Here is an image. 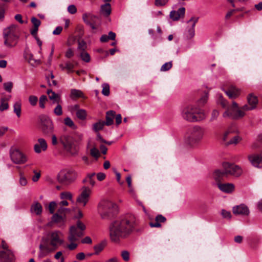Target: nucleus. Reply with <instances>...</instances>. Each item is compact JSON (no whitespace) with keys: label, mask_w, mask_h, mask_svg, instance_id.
I'll list each match as a JSON object with an SVG mask.
<instances>
[{"label":"nucleus","mask_w":262,"mask_h":262,"mask_svg":"<svg viewBox=\"0 0 262 262\" xmlns=\"http://www.w3.org/2000/svg\"><path fill=\"white\" fill-rule=\"evenodd\" d=\"M136 226V219L133 215L112 222L109 226V234L111 241L118 244L121 240L128 238Z\"/></svg>","instance_id":"obj_1"},{"label":"nucleus","mask_w":262,"mask_h":262,"mask_svg":"<svg viewBox=\"0 0 262 262\" xmlns=\"http://www.w3.org/2000/svg\"><path fill=\"white\" fill-rule=\"evenodd\" d=\"M62 234L60 231L54 230L43 235L39 246L38 257L43 258L49 253L55 251L63 243Z\"/></svg>","instance_id":"obj_2"},{"label":"nucleus","mask_w":262,"mask_h":262,"mask_svg":"<svg viewBox=\"0 0 262 262\" xmlns=\"http://www.w3.org/2000/svg\"><path fill=\"white\" fill-rule=\"evenodd\" d=\"M83 138V135L78 132L75 133L73 136L64 134L60 137L59 142L68 154L75 156L79 151V145Z\"/></svg>","instance_id":"obj_3"},{"label":"nucleus","mask_w":262,"mask_h":262,"mask_svg":"<svg viewBox=\"0 0 262 262\" xmlns=\"http://www.w3.org/2000/svg\"><path fill=\"white\" fill-rule=\"evenodd\" d=\"M218 103L223 108L226 109L223 114L224 118L239 119L243 118L245 115V111L243 110V106L239 108L237 103L235 101H233L232 105H229L228 102L224 99L222 96H220L219 98Z\"/></svg>","instance_id":"obj_4"},{"label":"nucleus","mask_w":262,"mask_h":262,"mask_svg":"<svg viewBox=\"0 0 262 262\" xmlns=\"http://www.w3.org/2000/svg\"><path fill=\"white\" fill-rule=\"evenodd\" d=\"M205 134V130L202 127L195 125L189 128L184 138L186 145L190 148H195L201 143Z\"/></svg>","instance_id":"obj_5"},{"label":"nucleus","mask_w":262,"mask_h":262,"mask_svg":"<svg viewBox=\"0 0 262 262\" xmlns=\"http://www.w3.org/2000/svg\"><path fill=\"white\" fill-rule=\"evenodd\" d=\"M223 170H216L213 174L215 181L224 179L228 176L239 177L243 172L241 167L233 163L225 162L223 163Z\"/></svg>","instance_id":"obj_6"},{"label":"nucleus","mask_w":262,"mask_h":262,"mask_svg":"<svg viewBox=\"0 0 262 262\" xmlns=\"http://www.w3.org/2000/svg\"><path fill=\"white\" fill-rule=\"evenodd\" d=\"M181 114L184 120L190 122L200 121L205 118L203 111L194 105H188L184 107Z\"/></svg>","instance_id":"obj_7"},{"label":"nucleus","mask_w":262,"mask_h":262,"mask_svg":"<svg viewBox=\"0 0 262 262\" xmlns=\"http://www.w3.org/2000/svg\"><path fill=\"white\" fill-rule=\"evenodd\" d=\"M98 211L103 220H110L118 212V206L115 203L109 200H102L98 205Z\"/></svg>","instance_id":"obj_8"},{"label":"nucleus","mask_w":262,"mask_h":262,"mask_svg":"<svg viewBox=\"0 0 262 262\" xmlns=\"http://www.w3.org/2000/svg\"><path fill=\"white\" fill-rule=\"evenodd\" d=\"M3 35L4 45L7 47H14L17 45L19 37V28L17 25H11L4 30Z\"/></svg>","instance_id":"obj_9"},{"label":"nucleus","mask_w":262,"mask_h":262,"mask_svg":"<svg viewBox=\"0 0 262 262\" xmlns=\"http://www.w3.org/2000/svg\"><path fill=\"white\" fill-rule=\"evenodd\" d=\"M78 177L76 171L73 169H64L59 171L57 176L59 183L68 186L74 182Z\"/></svg>","instance_id":"obj_10"},{"label":"nucleus","mask_w":262,"mask_h":262,"mask_svg":"<svg viewBox=\"0 0 262 262\" xmlns=\"http://www.w3.org/2000/svg\"><path fill=\"white\" fill-rule=\"evenodd\" d=\"M9 155L11 161L16 164H23L28 161L27 156L17 148L11 147Z\"/></svg>","instance_id":"obj_11"},{"label":"nucleus","mask_w":262,"mask_h":262,"mask_svg":"<svg viewBox=\"0 0 262 262\" xmlns=\"http://www.w3.org/2000/svg\"><path fill=\"white\" fill-rule=\"evenodd\" d=\"M41 128L45 134H50L54 130V127L52 120L46 115H41L39 117Z\"/></svg>","instance_id":"obj_12"},{"label":"nucleus","mask_w":262,"mask_h":262,"mask_svg":"<svg viewBox=\"0 0 262 262\" xmlns=\"http://www.w3.org/2000/svg\"><path fill=\"white\" fill-rule=\"evenodd\" d=\"M91 190L86 186H83L81 188V191L76 199V202L83 207L85 206L89 201Z\"/></svg>","instance_id":"obj_13"},{"label":"nucleus","mask_w":262,"mask_h":262,"mask_svg":"<svg viewBox=\"0 0 262 262\" xmlns=\"http://www.w3.org/2000/svg\"><path fill=\"white\" fill-rule=\"evenodd\" d=\"M248 104L243 106V110L245 112L253 110L256 107L258 99L256 96L252 94H249L247 97Z\"/></svg>","instance_id":"obj_14"},{"label":"nucleus","mask_w":262,"mask_h":262,"mask_svg":"<svg viewBox=\"0 0 262 262\" xmlns=\"http://www.w3.org/2000/svg\"><path fill=\"white\" fill-rule=\"evenodd\" d=\"M248 159L251 164L256 168H262V155L259 154H251L248 156Z\"/></svg>","instance_id":"obj_15"},{"label":"nucleus","mask_w":262,"mask_h":262,"mask_svg":"<svg viewBox=\"0 0 262 262\" xmlns=\"http://www.w3.org/2000/svg\"><path fill=\"white\" fill-rule=\"evenodd\" d=\"M83 235V232L79 230L75 226H72L70 228L68 239L69 241H77Z\"/></svg>","instance_id":"obj_16"},{"label":"nucleus","mask_w":262,"mask_h":262,"mask_svg":"<svg viewBox=\"0 0 262 262\" xmlns=\"http://www.w3.org/2000/svg\"><path fill=\"white\" fill-rule=\"evenodd\" d=\"M223 179H221L219 181H216V185L219 189L222 192L226 193H230L234 190V185L232 183H223L221 181Z\"/></svg>","instance_id":"obj_17"},{"label":"nucleus","mask_w":262,"mask_h":262,"mask_svg":"<svg viewBox=\"0 0 262 262\" xmlns=\"http://www.w3.org/2000/svg\"><path fill=\"white\" fill-rule=\"evenodd\" d=\"M0 260L2 262H12L14 255L10 250L0 251Z\"/></svg>","instance_id":"obj_18"},{"label":"nucleus","mask_w":262,"mask_h":262,"mask_svg":"<svg viewBox=\"0 0 262 262\" xmlns=\"http://www.w3.org/2000/svg\"><path fill=\"white\" fill-rule=\"evenodd\" d=\"M233 212L236 215H248L249 210L247 206L241 204L233 208Z\"/></svg>","instance_id":"obj_19"},{"label":"nucleus","mask_w":262,"mask_h":262,"mask_svg":"<svg viewBox=\"0 0 262 262\" xmlns=\"http://www.w3.org/2000/svg\"><path fill=\"white\" fill-rule=\"evenodd\" d=\"M47 147L46 140L43 138H39L38 139V143L34 145V149L36 153L39 154L41 150L45 151L47 149Z\"/></svg>","instance_id":"obj_20"},{"label":"nucleus","mask_w":262,"mask_h":262,"mask_svg":"<svg viewBox=\"0 0 262 262\" xmlns=\"http://www.w3.org/2000/svg\"><path fill=\"white\" fill-rule=\"evenodd\" d=\"M225 92L230 98L235 99L240 95L241 91L235 86L231 85Z\"/></svg>","instance_id":"obj_21"},{"label":"nucleus","mask_w":262,"mask_h":262,"mask_svg":"<svg viewBox=\"0 0 262 262\" xmlns=\"http://www.w3.org/2000/svg\"><path fill=\"white\" fill-rule=\"evenodd\" d=\"M52 222L58 225L59 227H61L64 225L66 218L63 215L55 213L51 217Z\"/></svg>","instance_id":"obj_22"},{"label":"nucleus","mask_w":262,"mask_h":262,"mask_svg":"<svg viewBox=\"0 0 262 262\" xmlns=\"http://www.w3.org/2000/svg\"><path fill=\"white\" fill-rule=\"evenodd\" d=\"M185 12V9L184 7L179 8L177 11H171L169 16L173 20L176 21L180 19L182 16H184Z\"/></svg>","instance_id":"obj_23"},{"label":"nucleus","mask_w":262,"mask_h":262,"mask_svg":"<svg viewBox=\"0 0 262 262\" xmlns=\"http://www.w3.org/2000/svg\"><path fill=\"white\" fill-rule=\"evenodd\" d=\"M199 19L198 17H192L188 21V23H192V25L191 27L189 29L188 31V34L187 35V37L188 38H192L195 34V31H194V27L195 26V24L198 22Z\"/></svg>","instance_id":"obj_24"},{"label":"nucleus","mask_w":262,"mask_h":262,"mask_svg":"<svg viewBox=\"0 0 262 262\" xmlns=\"http://www.w3.org/2000/svg\"><path fill=\"white\" fill-rule=\"evenodd\" d=\"M30 212L37 216L40 215L42 212V205L38 202H34L31 206Z\"/></svg>","instance_id":"obj_25"},{"label":"nucleus","mask_w":262,"mask_h":262,"mask_svg":"<svg viewBox=\"0 0 262 262\" xmlns=\"http://www.w3.org/2000/svg\"><path fill=\"white\" fill-rule=\"evenodd\" d=\"M166 221L165 217L161 214H159L156 216L155 221L154 222H150L149 225L151 227L160 228L161 227V223H164Z\"/></svg>","instance_id":"obj_26"},{"label":"nucleus","mask_w":262,"mask_h":262,"mask_svg":"<svg viewBox=\"0 0 262 262\" xmlns=\"http://www.w3.org/2000/svg\"><path fill=\"white\" fill-rule=\"evenodd\" d=\"M100 12L101 15L108 17L111 13L112 8L110 3H105L100 7Z\"/></svg>","instance_id":"obj_27"},{"label":"nucleus","mask_w":262,"mask_h":262,"mask_svg":"<svg viewBox=\"0 0 262 262\" xmlns=\"http://www.w3.org/2000/svg\"><path fill=\"white\" fill-rule=\"evenodd\" d=\"M115 115L116 113L114 111H109L107 112L106 115V121H104V123L106 125L109 126L113 124Z\"/></svg>","instance_id":"obj_28"},{"label":"nucleus","mask_w":262,"mask_h":262,"mask_svg":"<svg viewBox=\"0 0 262 262\" xmlns=\"http://www.w3.org/2000/svg\"><path fill=\"white\" fill-rule=\"evenodd\" d=\"M11 98V95H8L6 97H3L1 99L0 104V111L3 112L7 110L9 107L8 101Z\"/></svg>","instance_id":"obj_29"},{"label":"nucleus","mask_w":262,"mask_h":262,"mask_svg":"<svg viewBox=\"0 0 262 262\" xmlns=\"http://www.w3.org/2000/svg\"><path fill=\"white\" fill-rule=\"evenodd\" d=\"M24 57L31 65L34 66L39 63V61L33 58V55L29 51L26 50L24 53Z\"/></svg>","instance_id":"obj_30"},{"label":"nucleus","mask_w":262,"mask_h":262,"mask_svg":"<svg viewBox=\"0 0 262 262\" xmlns=\"http://www.w3.org/2000/svg\"><path fill=\"white\" fill-rule=\"evenodd\" d=\"M71 210L66 207L58 205L57 212V213L63 215L67 217V215L71 213Z\"/></svg>","instance_id":"obj_31"},{"label":"nucleus","mask_w":262,"mask_h":262,"mask_svg":"<svg viewBox=\"0 0 262 262\" xmlns=\"http://www.w3.org/2000/svg\"><path fill=\"white\" fill-rule=\"evenodd\" d=\"M95 176V173H88L86 177L83 180V183H89L92 186H94L95 184L94 177Z\"/></svg>","instance_id":"obj_32"},{"label":"nucleus","mask_w":262,"mask_h":262,"mask_svg":"<svg viewBox=\"0 0 262 262\" xmlns=\"http://www.w3.org/2000/svg\"><path fill=\"white\" fill-rule=\"evenodd\" d=\"M47 94L49 95V99L53 101V102L58 103L60 100V97L52 90H48Z\"/></svg>","instance_id":"obj_33"},{"label":"nucleus","mask_w":262,"mask_h":262,"mask_svg":"<svg viewBox=\"0 0 262 262\" xmlns=\"http://www.w3.org/2000/svg\"><path fill=\"white\" fill-rule=\"evenodd\" d=\"M61 200H67L73 202V194L69 191L62 192L60 194Z\"/></svg>","instance_id":"obj_34"},{"label":"nucleus","mask_w":262,"mask_h":262,"mask_svg":"<svg viewBox=\"0 0 262 262\" xmlns=\"http://www.w3.org/2000/svg\"><path fill=\"white\" fill-rule=\"evenodd\" d=\"M21 102L20 101L16 102L13 105L14 112L19 118L21 115Z\"/></svg>","instance_id":"obj_35"},{"label":"nucleus","mask_w":262,"mask_h":262,"mask_svg":"<svg viewBox=\"0 0 262 262\" xmlns=\"http://www.w3.org/2000/svg\"><path fill=\"white\" fill-rule=\"evenodd\" d=\"M59 67L62 70H67L68 72H73L74 68L73 64L70 62H67L65 64H60Z\"/></svg>","instance_id":"obj_36"},{"label":"nucleus","mask_w":262,"mask_h":262,"mask_svg":"<svg viewBox=\"0 0 262 262\" xmlns=\"http://www.w3.org/2000/svg\"><path fill=\"white\" fill-rule=\"evenodd\" d=\"M87 48V45L86 42L83 39H79L78 40V48L77 50L78 52H81L85 51Z\"/></svg>","instance_id":"obj_37"},{"label":"nucleus","mask_w":262,"mask_h":262,"mask_svg":"<svg viewBox=\"0 0 262 262\" xmlns=\"http://www.w3.org/2000/svg\"><path fill=\"white\" fill-rule=\"evenodd\" d=\"M64 123L66 125L69 126L72 129H75L77 128V126L70 117H66L64 118Z\"/></svg>","instance_id":"obj_38"},{"label":"nucleus","mask_w":262,"mask_h":262,"mask_svg":"<svg viewBox=\"0 0 262 262\" xmlns=\"http://www.w3.org/2000/svg\"><path fill=\"white\" fill-rule=\"evenodd\" d=\"M105 247V244L103 243H100L94 247V249L95 250V253H94L95 255H98L104 249Z\"/></svg>","instance_id":"obj_39"},{"label":"nucleus","mask_w":262,"mask_h":262,"mask_svg":"<svg viewBox=\"0 0 262 262\" xmlns=\"http://www.w3.org/2000/svg\"><path fill=\"white\" fill-rule=\"evenodd\" d=\"M104 125H105L104 121H100L93 125V129L95 132H97L102 129Z\"/></svg>","instance_id":"obj_40"},{"label":"nucleus","mask_w":262,"mask_h":262,"mask_svg":"<svg viewBox=\"0 0 262 262\" xmlns=\"http://www.w3.org/2000/svg\"><path fill=\"white\" fill-rule=\"evenodd\" d=\"M77 117L82 120H84L86 117V112L84 110H78L76 113Z\"/></svg>","instance_id":"obj_41"},{"label":"nucleus","mask_w":262,"mask_h":262,"mask_svg":"<svg viewBox=\"0 0 262 262\" xmlns=\"http://www.w3.org/2000/svg\"><path fill=\"white\" fill-rule=\"evenodd\" d=\"M83 96L82 92L78 90L73 89L71 92V97L72 98H80Z\"/></svg>","instance_id":"obj_42"},{"label":"nucleus","mask_w":262,"mask_h":262,"mask_svg":"<svg viewBox=\"0 0 262 262\" xmlns=\"http://www.w3.org/2000/svg\"><path fill=\"white\" fill-rule=\"evenodd\" d=\"M58 203L55 201L51 202L48 206L49 212L51 214H54L55 209L58 207Z\"/></svg>","instance_id":"obj_43"},{"label":"nucleus","mask_w":262,"mask_h":262,"mask_svg":"<svg viewBox=\"0 0 262 262\" xmlns=\"http://www.w3.org/2000/svg\"><path fill=\"white\" fill-rule=\"evenodd\" d=\"M102 94L106 96L110 95V85L108 84L104 83L102 85Z\"/></svg>","instance_id":"obj_44"},{"label":"nucleus","mask_w":262,"mask_h":262,"mask_svg":"<svg viewBox=\"0 0 262 262\" xmlns=\"http://www.w3.org/2000/svg\"><path fill=\"white\" fill-rule=\"evenodd\" d=\"M79 53L82 60L86 62H89L90 61V55L85 51L79 52Z\"/></svg>","instance_id":"obj_45"},{"label":"nucleus","mask_w":262,"mask_h":262,"mask_svg":"<svg viewBox=\"0 0 262 262\" xmlns=\"http://www.w3.org/2000/svg\"><path fill=\"white\" fill-rule=\"evenodd\" d=\"M242 140V138L238 136H234L229 141L226 143L227 145L234 144L236 145L238 143Z\"/></svg>","instance_id":"obj_46"},{"label":"nucleus","mask_w":262,"mask_h":262,"mask_svg":"<svg viewBox=\"0 0 262 262\" xmlns=\"http://www.w3.org/2000/svg\"><path fill=\"white\" fill-rule=\"evenodd\" d=\"M47 97L46 95H41L39 100V107L41 108H44L45 107V103L47 101Z\"/></svg>","instance_id":"obj_47"},{"label":"nucleus","mask_w":262,"mask_h":262,"mask_svg":"<svg viewBox=\"0 0 262 262\" xmlns=\"http://www.w3.org/2000/svg\"><path fill=\"white\" fill-rule=\"evenodd\" d=\"M90 154L93 157L96 159L100 156L99 151L96 147H93L90 149Z\"/></svg>","instance_id":"obj_48"},{"label":"nucleus","mask_w":262,"mask_h":262,"mask_svg":"<svg viewBox=\"0 0 262 262\" xmlns=\"http://www.w3.org/2000/svg\"><path fill=\"white\" fill-rule=\"evenodd\" d=\"M172 61L166 62L162 65V66L160 70H161V71H163V72L168 71L172 68Z\"/></svg>","instance_id":"obj_49"},{"label":"nucleus","mask_w":262,"mask_h":262,"mask_svg":"<svg viewBox=\"0 0 262 262\" xmlns=\"http://www.w3.org/2000/svg\"><path fill=\"white\" fill-rule=\"evenodd\" d=\"M28 181L22 172L19 173V183L20 186H24L27 184Z\"/></svg>","instance_id":"obj_50"},{"label":"nucleus","mask_w":262,"mask_h":262,"mask_svg":"<svg viewBox=\"0 0 262 262\" xmlns=\"http://www.w3.org/2000/svg\"><path fill=\"white\" fill-rule=\"evenodd\" d=\"M240 8H235L232 9L228 11L225 16L226 19H229L230 17L233 16L237 11H241Z\"/></svg>","instance_id":"obj_51"},{"label":"nucleus","mask_w":262,"mask_h":262,"mask_svg":"<svg viewBox=\"0 0 262 262\" xmlns=\"http://www.w3.org/2000/svg\"><path fill=\"white\" fill-rule=\"evenodd\" d=\"M86 16V14H84L82 17L84 23H86L87 25H89L92 29H93V30L96 29L97 28L96 24L93 22H91L90 20L86 19V18H85Z\"/></svg>","instance_id":"obj_52"},{"label":"nucleus","mask_w":262,"mask_h":262,"mask_svg":"<svg viewBox=\"0 0 262 262\" xmlns=\"http://www.w3.org/2000/svg\"><path fill=\"white\" fill-rule=\"evenodd\" d=\"M247 1L248 0H228V2L231 4L232 7L236 8L239 6V4L243 3Z\"/></svg>","instance_id":"obj_53"},{"label":"nucleus","mask_w":262,"mask_h":262,"mask_svg":"<svg viewBox=\"0 0 262 262\" xmlns=\"http://www.w3.org/2000/svg\"><path fill=\"white\" fill-rule=\"evenodd\" d=\"M38 98L36 96L31 95L29 97V102L32 106H35L37 104Z\"/></svg>","instance_id":"obj_54"},{"label":"nucleus","mask_w":262,"mask_h":262,"mask_svg":"<svg viewBox=\"0 0 262 262\" xmlns=\"http://www.w3.org/2000/svg\"><path fill=\"white\" fill-rule=\"evenodd\" d=\"M169 0H155V5L157 7H162L165 6Z\"/></svg>","instance_id":"obj_55"},{"label":"nucleus","mask_w":262,"mask_h":262,"mask_svg":"<svg viewBox=\"0 0 262 262\" xmlns=\"http://www.w3.org/2000/svg\"><path fill=\"white\" fill-rule=\"evenodd\" d=\"M4 89L9 93L11 92L13 87V83L12 82H7L4 83Z\"/></svg>","instance_id":"obj_56"},{"label":"nucleus","mask_w":262,"mask_h":262,"mask_svg":"<svg viewBox=\"0 0 262 262\" xmlns=\"http://www.w3.org/2000/svg\"><path fill=\"white\" fill-rule=\"evenodd\" d=\"M54 113L57 116H61L62 114V107L60 104H58L54 108Z\"/></svg>","instance_id":"obj_57"},{"label":"nucleus","mask_w":262,"mask_h":262,"mask_svg":"<svg viewBox=\"0 0 262 262\" xmlns=\"http://www.w3.org/2000/svg\"><path fill=\"white\" fill-rule=\"evenodd\" d=\"M121 255L124 261H128L129 260V253L127 251H122Z\"/></svg>","instance_id":"obj_58"},{"label":"nucleus","mask_w":262,"mask_h":262,"mask_svg":"<svg viewBox=\"0 0 262 262\" xmlns=\"http://www.w3.org/2000/svg\"><path fill=\"white\" fill-rule=\"evenodd\" d=\"M70 244L67 245V248L70 250H73L77 248L78 245L76 243V241H69Z\"/></svg>","instance_id":"obj_59"},{"label":"nucleus","mask_w":262,"mask_h":262,"mask_svg":"<svg viewBox=\"0 0 262 262\" xmlns=\"http://www.w3.org/2000/svg\"><path fill=\"white\" fill-rule=\"evenodd\" d=\"M219 112L216 110H213V111L212 112V113H211V118H210V120L212 121H214L215 120H216L219 115Z\"/></svg>","instance_id":"obj_60"},{"label":"nucleus","mask_w":262,"mask_h":262,"mask_svg":"<svg viewBox=\"0 0 262 262\" xmlns=\"http://www.w3.org/2000/svg\"><path fill=\"white\" fill-rule=\"evenodd\" d=\"M86 19L90 20L91 22L96 24V20L98 19V17L94 15H87L85 17Z\"/></svg>","instance_id":"obj_61"},{"label":"nucleus","mask_w":262,"mask_h":262,"mask_svg":"<svg viewBox=\"0 0 262 262\" xmlns=\"http://www.w3.org/2000/svg\"><path fill=\"white\" fill-rule=\"evenodd\" d=\"M31 20L34 27H39V26L40 25V21L35 17H32Z\"/></svg>","instance_id":"obj_62"},{"label":"nucleus","mask_w":262,"mask_h":262,"mask_svg":"<svg viewBox=\"0 0 262 262\" xmlns=\"http://www.w3.org/2000/svg\"><path fill=\"white\" fill-rule=\"evenodd\" d=\"M68 11L70 13L73 14L76 13L77 9L75 5H71L68 7Z\"/></svg>","instance_id":"obj_63"},{"label":"nucleus","mask_w":262,"mask_h":262,"mask_svg":"<svg viewBox=\"0 0 262 262\" xmlns=\"http://www.w3.org/2000/svg\"><path fill=\"white\" fill-rule=\"evenodd\" d=\"M77 226H76L77 228H78V229L79 230H80L81 231H82V232H83V231L85 230V225L83 224V223H82V222H81L80 221H78L77 222Z\"/></svg>","instance_id":"obj_64"}]
</instances>
